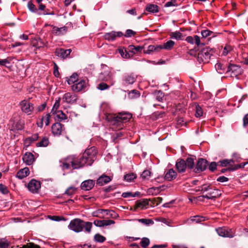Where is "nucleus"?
<instances>
[{
	"mask_svg": "<svg viewBox=\"0 0 248 248\" xmlns=\"http://www.w3.org/2000/svg\"><path fill=\"white\" fill-rule=\"evenodd\" d=\"M247 164V163H241L240 164L236 165L234 166V167H229L227 169H222L220 170V171L222 173H225L227 170H229V171H233V170H238V169H239L240 168H244L245 167V166Z\"/></svg>",
	"mask_w": 248,
	"mask_h": 248,
	"instance_id": "32",
	"label": "nucleus"
},
{
	"mask_svg": "<svg viewBox=\"0 0 248 248\" xmlns=\"http://www.w3.org/2000/svg\"><path fill=\"white\" fill-rule=\"evenodd\" d=\"M129 94L131 95V97L132 98H138L140 96V92L136 90H132L130 92Z\"/></svg>",
	"mask_w": 248,
	"mask_h": 248,
	"instance_id": "61",
	"label": "nucleus"
},
{
	"mask_svg": "<svg viewBox=\"0 0 248 248\" xmlns=\"http://www.w3.org/2000/svg\"><path fill=\"white\" fill-rule=\"evenodd\" d=\"M25 121L24 120L19 119L16 121H13L9 127L10 130L15 132L24 129Z\"/></svg>",
	"mask_w": 248,
	"mask_h": 248,
	"instance_id": "13",
	"label": "nucleus"
},
{
	"mask_svg": "<svg viewBox=\"0 0 248 248\" xmlns=\"http://www.w3.org/2000/svg\"><path fill=\"white\" fill-rule=\"evenodd\" d=\"M170 36L171 39H174L177 40H181L183 34L181 32L176 31L172 32L170 34Z\"/></svg>",
	"mask_w": 248,
	"mask_h": 248,
	"instance_id": "40",
	"label": "nucleus"
},
{
	"mask_svg": "<svg viewBox=\"0 0 248 248\" xmlns=\"http://www.w3.org/2000/svg\"><path fill=\"white\" fill-rule=\"evenodd\" d=\"M94 240L97 242L103 243L106 241V238L99 233H97L94 236Z\"/></svg>",
	"mask_w": 248,
	"mask_h": 248,
	"instance_id": "47",
	"label": "nucleus"
},
{
	"mask_svg": "<svg viewBox=\"0 0 248 248\" xmlns=\"http://www.w3.org/2000/svg\"><path fill=\"white\" fill-rule=\"evenodd\" d=\"M39 138L38 134L36 133L26 138L25 140V143L29 145L32 142L37 140Z\"/></svg>",
	"mask_w": 248,
	"mask_h": 248,
	"instance_id": "36",
	"label": "nucleus"
},
{
	"mask_svg": "<svg viewBox=\"0 0 248 248\" xmlns=\"http://www.w3.org/2000/svg\"><path fill=\"white\" fill-rule=\"evenodd\" d=\"M186 168L188 169H191L193 168L194 166V159L191 157H188L186 161Z\"/></svg>",
	"mask_w": 248,
	"mask_h": 248,
	"instance_id": "49",
	"label": "nucleus"
},
{
	"mask_svg": "<svg viewBox=\"0 0 248 248\" xmlns=\"http://www.w3.org/2000/svg\"><path fill=\"white\" fill-rule=\"evenodd\" d=\"M78 99V96L77 94L70 92L65 93L62 98V102L69 104L76 103Z\"/></svg>",
	"mask_w": 248,
	"mask_h": 248,
	"instance_id": "9",
	"label": "nucleus"
},
{
	"mask_svg": "<svg viewBox=\"0 0 248 248\" xmlns=\"http://www.w3.org/2000/svg\"><path fill=\"white\" fill-rule=\"evenodd\" d=\"M154 95L155 99L160 102H162L164 100V94L161 91H156L154 93Z\"/></svg>",
	"mask_w": 248,
	"mask_h": 248,
	"instance_id": "39",
	"label": "nucleus"
},
{
	"mask_svg": "<svg viewBox=\"0 0 248 248\" xmlns=\"http://www.w3.org/2000/svg\"><path fill=\"white\" fill-rule=\"evenodd\" d=\"M109 88V86H108L107 84L104 82H101L98 84V89L100 90L103 91L105 90L108 89Z\"/></svg>",
	"mask_w": 248,
	"mask_h": 248,
	"instance_id": "60",
	"label": "nucleus"
},
{
	"mask_svg": "<svg viewBox=\"0 0 248 248\" xmlns=\"http://www.w3.org/2000/svg\"><path fill=\"white\" fill-rule=\"evenodd\" d=\"M151 175V171L150 170H144L141 173L140 177L143 180H148Z\"/></svg>",
	"mask_w": 248,
	"mask_h": 248,
	"instance_id": "45",
	"label": "nucleus"
},
{
	"mask_svg": "<svg viewBox=\"0 0 248 248\" xmlns=\"http://www.w3.org/2000/svg\"><path fill=\"white\" fill-rule=\"evenodd\" d=\"M95 184V181L93 180H87L82 182L80 187L82 190L88 191L92 189Z\"/></svg>",
	"mask_w": 248,
	"mask_h": 248,
	"instance_id": "21",
	"label": "nucleus"
},
{
	"mask_svg": "<svg viewBox=\"0 0 248 248\" xmlns=\"http://www.w3.org/2000/svg\"><path fill=\"white\" fill-rule=\"evenodd\" d=\"M137 177L136 174L131 173L126 174L124 176V180L127 182H131Z\"/></svg>",
	"mask_w": 248,
	"mask_h": 248,
	"instance_id": "44",
	"label": "nucleus"
},
{
	"mask_svg": "<svg viewBox=\"0 0 248 248\" xmlns=\"http://www.w3.org/2000/svg\"><path fill=\"white\" fill-rule=\"evenodd\" d=\"M143 48V47L142 46H135L134 45H129L128 46L127 50L128 52H131L134 54H136L142 51Z\"/></svg>",
	"mask_w": 248,
	"mask_h": 248,
	"instance_id": "35",
	"label": "nucleus"
},
{
	"mask_svg": "<svg viewBox=\"0 0 248 248\" xmlns=\"http://www.w3.org/2000/svg\"><path fill=\"white\" fill-rule=\"evenodd\" d=\"M60 98H59L58 100H56L55 101V102L53 105V107L51 109V113L52 114H54L55 112H57L58 110V108L60 107Z\"/></svg>",
	"mask_w": 248,
	"mask_h": 248,
	"instance_id": "50",
	"label": "nucleus"
},
{
	"mask_svg": "<svg viewBox=\"0 0 248 248\" xmlns=\"http://www.w3.org/2000/svg\"><path fill=\"white\" fill-rule=\"evenodd\" d=\"M111 212L114 213L113 210L99 209L93 211L92 215V216L94 217L104 218L106 216L109 215V213Z\"/></svg>",
	"mask_w": 248,
	"mask_h": 248,
	"instance_id": "14",
	"label": "nucleus"
},
{
	"mask_svg": "<svg viewBox=\"0 0 248 248\" xmlns=\"http://www.w3.org/2000/svg\"><path fill=\"white\" fill-rule=\"evenodd\" d=\"M207 166L208 163L206 160L200 158L197 162L194 170L196 173H200L205 170L207 169Z\"/></svg>",
	"mask_w": 248,
	"mask_h": 248,
	"instance_id": "12",
	"label": "nucleus"
},
{
	"mask_svg": "<svg viewBox=\"0 0 248 248\" xmlns=\"http://www.w3.org/2000/svg\"><path fill=\"white\" fill-rule=\"evenodd\" d=\"M52 28V33L58 36L62 35L65 34L67 31V28L66 26L58 28L54 25H50Z\"/></svg>",
	"mask_w": 248,
	"mask_h": 248,
	"instance_id": "20",
	"label": "nucleus"
},
{
	"mask_svg": "<svg viewBox=\"0 0 248 248\" xmlns=\"http://www.w3.org/2000/svg\"><path fill=\"white\" fill-rule=\"evenodd\" d=\"M78 78V75L76 73L73 74L72 76L70 77L67 80V83L68 84L70 85L72 84H75V82L77 81Z\"/></svg>",
	"mask_w": 248,
	"mask_h": 248,
	"instance_id": "42",
	"label": "nucleus"
},
{
	"mask_svg": "<svg viewBox=\"0 0 248 248\" xmlns=\"http://www.w3.org/2000/svg\"><path fill=\"white\" fill-rule=\"evenodd\" d=\"M33 46L36 47L37 48L39 49L40 48L48 47V42L46 41H44L41 38H37L35 39L32 42Z\"/></svg>",
	"mask_w": 248,
	"mask_h": 248,
	"instance_id": "24",
	"label": "nucleus"
},
{
	"mask_svg": "<svg viewBox=\"0 0 248 248\" xmlns=\"http://www.w3.org/2000/svg\"><path fill=\"white\" fill-rule=\"evenodd\" d=\"M30 170L28 168L25 167L19 170L16 173V177L19 179H22L29 175Z\"/></svg>",
	"mask_w": 248,
	"mask_h": 248,
	"instance_id": "28",
	"label": "nucleus"
},
{
	"mask_svg": "<svg viewBox=\"0 0 248 248\" xmlns=\"http://www.w3.org/2000/svg\"><path fill=\"white\" fill-rule=\"evenodd\" d=\"M194 105L195 106L196 109L195 116L196 117H200L203 114L202 109L197 103H195Z\"/></svg>",
	"mask_w": 248,
	"mask_h": 248,
	"instance_id": "43",
	"label": "nucleus"
},
{
	"mask_svg": "<svg viewBox=\"0 0 248 248\" xmlns=\"http://www.w3.org/2000/svg\"><path fill=\"white\" fill-rule=\"evenodd\" d=\"M50 118V115L49 113L46 114L45 116L43 117L41 120L42 124L44 123L46 126L49 124V120Z\"/></svg>",
	"mask_w": 248,
	"mask_h": 248,
	"instance_id": "54",
	"label": "nucleus"
},
{
	"mask_svg": "<svg viewBox=\"0 0 248 248\" xmlns=\"http://www.w3.org/2000/svg\"><path fill=\"white\" fill-rule=\"evenodd\" d=\"M112 180V177L106 175L105 174H102L101 175L97 180V185L102 186L106 185Z\"/></svg>",
	"mask_w": 248,
	"mask_h": 248,
	"instance_id": "23",
	"label": "nucleus"
},
{
	"mask_svg": "<svg viewBox=\"0 0 248 248\" xmlns=\"http://www.w3.org/2000/svg\"><path fill=\"white\" fill-rule=\"evenodd\" d=\"M175 44V42L172 40H169L167 42L165 43L163 45H161L162 49H164L167 50H171L174 45Z\"/></svg>",
	"mask_w": 248,
	"mask_h": 248,
	"instance_id": "38",
	"label": "nucleus"
},
{
	"mask_svg": "<svg viewBox=\"0 0 248 248\" xmlns=\"http://www.w3.org/2000/svg\"><path fill=\"white\" fill-rule=\"evenodd\" d=\"M145 10L151 13H157L159 12V7L154 4H148L146 6Z\"/></svg>",
	"mask_w": 248,
	"mask_h": 248,
	"instance_id": "33",
	"label": "nucleus"
},
{
	"mask_svg": "<svg viewBox=\"0 0 248 248\" xmlns=\"http://www.w3.org/2000/svg\"><path fill=\"white\" fill-rule=\"evenodd\" d=\"M40 187V182L35 179L31 180L28 185L29 190L33 193H37Z\"/></svg>",
	"mask_w": 248,
	"mask_h": 248,
	"instance_id": "15",
	"label": "nucleus"
},
{
	"mask_svg": "<svg viewBox=\"0 0 248 248\" xmlns=\"http://www.w3.org/2000/svg\"><path fill=\"white\" fill-rule=\"evenodd\" d=\"M97 150L94 146L87 149L79 155L67 156L61 164L62 170H68L71 167L73 169H79L84 166H91L96 159Z\"/></svg>",
	"mask_w": 248,
	"mask_h": 248,
	"instance_id": "1",
	"label": "nucleus"
},
{
	"mask_svg": "<svg viewBox=\"0 0 248 248\" xmlns=\"http://www.w3.org/2000/svg\"><path fill=\"white\" fill-rule=\"evenodd\" d=\"M0 192L3 194H7L9 193L7 186L2 184H0Z\"/></svg>",
	"mask_w": 248,
	"mask_h": 248,
	"instance_id": "58",
	"label": "nucleus"
},
{
	"mask_svg": "<svg viewBox=\"0 0 248 248\" xmlns=\"http://www.w3.org/2000/svg\"><path fill=\"white\" fill-rule=\"evenodd\" d=\"M86 87L85 80L82 79L78 82L74 84L72 86V90L74 92H79L84 90Z\"/></svg>",
	"mask_w": 248,
	"mask_h": 248,
	"instance_id": "17",
	"label": "nucleus"
},
{
	"mask_svg": "<svg viewBox=\"0 0 248 248\" xmlns=\"http://www.w3.org/2000/svg\"><path fill=\"white\" fill-rule=\"evenodd\" d=\"M214 49L209 47H205L202 49L198 53V60L200 62H208L211 57L215 53Z\"/></svg>",
	"mask_w": 248,
	"mask_h": 248,
	"instance_id": "4",
	"label": "nucleus"
},
{
	"mask_svg": "<svg viewBox=\"0 0 248 248\" xmlns=\"http://www.w3.org/2000/svg\"><path fill=\"white\" fill-rule=\"evenodd\" d=\"M22 160L27 165H31L35 161L33 155L30 152H26L23 156Z\"/></svg>",
	"mask_w": 248,
	"mask_h": 248,
	"instance_id": "22",
	"label": "nucleus"
},
{
	"mask_svg": "<svg viewBox=\"0 0 248 248\" xmlns=\"http://www.w3.org/2000/svg\"><path fill=\"white\" fill-rule=\"evenodd\" d=\"M177 176V173L173 169H170L165 174L164 178L161 177L162 179H166L168 181H171L174 179Z\"/></svg>",
	"mask_w": 248,
	"mask_h": 248,
	"instance_id": "27",
	"label": "nucleus"
},
{
	"mask_svg": "<svg viewBox=\"0 0 248 248\" xmlns=\"http://www.w3.org/2000/svg\"><path fill=\"white\" fill-rule=\"evenodd\" d=\"M28 7L30 11L32 13H37L38 15H41V13L38 12V9L36 7L35 5L32 3V1H29L27 4Z\"/></svg>",
	"mask_w": 248,
	"mask_h": 248,
	"instance_id": "41",
	"label": "nucleus"
},
{
	"mask_svg": "<svg viewBox=\"0 0 248 248\" xmlns=\"http://www.w3.org/2000/svg\"><path fill=\"white\" fill-rule=\"evenodd\" d=\"M191 221L199 223L206 220V217H205L195 216L192 217L191 219Z\"/></svg>",
	"mask_w": 248,
	"mask_h": 248,
	"instance_id": "48",
	"label": "nucleus"
},
{
	"mask_svg": "<svg viewBox=\"0 0 248 248\" xmlns=\"http://www.w3.org/2000/svg\"><path fill=\"white\" fill-rule=\"evenodd\" d=\"M138 221L139 222H140V223L144 224L145 225H148L149 224L154 223L153 221L150 219L141 218V219H139Z\"/></svg>",
	"mask_w": 248,
	"mask_h": 248,
	"instance_id": "56",
	"label": "nucleus"
},
{
	"mask_svg": "<svg viewBox=\"0 0 248 248\" xmlns=\"http://www.w3.org/2000/svg\"><path fill=\"white\" fill-rule=\"evenodd\" d=\"M213 34H214V32L208 30H204L201 31V34L203 38H206Z\"/></svg>",
	"mask_w": 248,
	"mask_h": 248,
	"instance_id": "55",
	"label": "nucleus"
},
{
	"mask_svg": "<svg viewBox=\"0 0 248 248\" xmlns=\"http://www.w3.org/2000/svg\"><path fill=\"white\" fill-rule=\"evenodd\" d=\"M136 32L135 31L130 29H128L126 31L124 35L125 37H131L134 36Z\"/></svg>",
	"mask_w": 248,
	"mask_h": 248,
	"instance_id": "59",
	"label": "nucleus"
},
{
	"mask_svg": "<svg viewBox=\"0 0 248 248\" xmlns=\"http://www.w3.org/2000/svg\"><path fill=\"white\" fill-rule=\"evenodd\" d=\"M77 188L74 186L69 187L65 191L64 194L68 196H71L76 192Z\"/></svg>",
	"mask_w": 248,
	"mask_h": 248,
	"instance_id": "46",
	"label": "nucleus"
},
{
	"mask_svg": "<svg viewBox=\"0 0 248 248\" xmlns=\"http://www.w3.org/2000/svg\"><path fill=\"white\" fill-rule=\"evenodd\" d=\"M140 244L142 248H146L150 244V240L147 237H143L142 238Z\"/></svg>",
	"mask_w": 248,
	"mask_h": 248,
	"instance_id": "53",
	"label": "nucleus"
},
{
	"mask_svg": "<svg viewBox=\"0 0 248 248\" xmlns=\"http://www.w3.org/2000/svg\"><path fill=\"white\" fill-rule=\"evenodd\" d=\"M71 52L70 49H64L63 48H57L55 50L56 55L63 59L66 58L70 55Z\"/></svg>",
	"mask_w": 248,
	"mask_h": 248,
	"instance_id": "18",
	"label": "nucleus"
},
{
	"mask_svg": "<svg viewBox=\"0 0 248 248\" xmlns=\"http://www.w3.org/2000/svg\"><path fill=\"white\" fill-rule=\"evenodd\" d=\"M211 186L207 185H202L201 186L199 187L198 189H197L196 191H201L202 193H204L207 192V193L209 191Z\"/></svg>",
	"mask_w": 248,
	"mask_h": 248,
	"instance_id": "51",
	"label": "nucleus"
},
{
	"mask_svg": "<svg viewBox=\"0 0 248 248\" xmlns=\"http://www.w3.org/2000/svg\"><path fill=\"white\" fill-rule=\"evenodd\" d=\"M30 98L24 99L19 104L21 111L28 115L32 114L34 109V105L30 102Z\"/></svg>",
	"mask_w": 248,
	"mask_h": 248,
	"instance_id": "5",
	"label": "nucleus"
},
{
	"mask_svg": "<svg viewBox=\"0 0 248 248\" xmlns=\"http://www.w3.org/2000/svg\"><path fill=\"white\" fill-rule=\"evenodd\" d=\"M175 166L178 171L180 173L184 172L187 168L186 161L182 159H178L177 161Z\"/></svg>",
	"mask_w": 248,
	"mask_h": 248,
	"instance_id": "26",
	"label": "nucleus"
},
{
	"mask_svg": "<svg viewBox=\"0 0 248 248\" xmlns=\"http://www.w3.org/2000/svg\"><path fill=\"white\" fill-rule=\"evenodd\" d=\"M92 226V223L91 222H84L79 218H75L70 221L68 228L76 232H81L84 229L86 232L90 233Z\"/></svg>",
	"mask_w": 248,
	"mask_h": 248,
	"instance_id": "3",
	"label": "nucleus"
},
{
	"mask_svg": "<svg viewBox=\"0 0 248 248\" xmlns=\"http://www.w3.org/2000/svg\"><path fill=\"white\" fill-rule=\"evenodd\" d=\"M215 68L217 71L220 74L223 73L225 71V67L220 63H217L215 65Z\"/></svg>",
	"mask_w": 248,
	"mask_h": 248,
	"instance_id": "52",
	"label": "nucleus"
},
{
	"mask_svg": "<svg viewBox=\"0 0 248 248\" xmlns=\"http://www.w3.org/2000/svg\"><path fill=\"white\" fill-rule=\"evenodd\" d=\"M49 139L47 137H45L42 140L36 143V146L37 147H46L49 144Z\"/></svg>",
	"mask_w": 248,
	"mask_h": 248,
	"instance_id": "37",
	"label": "nucleus"
},
{
	"mask_svg": "<svg viewBox=\"0 0 248 248\" xmlns=\"http://www.w3.org/2000/svg\"><path fill=\"white\" fill-rule=\"evenodd\" d=\"M218 166L217 162H212L209 165V169L212 172L214 171L217 169V167Z\"/></svg>",
	"mask_w": 248,
	"mask_h": 248,
	"instance_id": "62",
	"label": "nucleus"
},
{
	"mask_svg": "<svg viewBox=\"0 0 248 248\" xmlns=\"http://www.w3.org/2000/svg\"><path fill=\"white\" fill-rule=\"evenodd\" d=\"M232 159L233 160L234 162H240L241 159V157L240 156V155L239 154L235 153L233 154Z\"/></svg>",
	"mask_w": 248,
	"mask_h": 248,
	"instance_id": "64",
	"label": "nucleus"
},
{
	"mask_svg": "<svg viewBox=\"0 0 248 248\" xmlns=\"http://www.w3.org/2000/svg\"><path fill=\"white\" fill-rule=\"evenodd\" d=\"M9 243L7 240H0V248H7Z\"/></svg>",
	"mask_w": 248,
	"mask_h": 248,
	"instance_id": "63",
	"label": "nucleus"
},
{
	"mask_svg": "<svg viewBox=\"0 0 248 248\" xmlns=\"http://www.w3.org/2000/svg\"><path fill=\"white\" fill-rule=\"evenodd\" d=\"M234 163V161L233 159H225L223 160H219L217 162V164L218 167H234L232 166V164Z\"/></svg>",
	"mask_w": 248,
	"mask_h": 248,
	"instance_id": "31",
	"label": "nucleus"
},
{
	"mask_svg": "<svg viewBox=\"0 0 248 248\" xmlns=\"http://www.w3.org/2000/svg\"><path fill=\"white\" fill-rule=\"evenodd\" d=\"M132 118V114L129 112H121L116 115L115 114H107L106 120L110 124L116 126L119 129L122 128L123 123L129 121Z\"/></svg>",
	"mask_w": 248,
	"mask_h": 248,
	"instance_id": "2",
	"label": "nucleus"
},
{
	"mask_svg": "<svg viewBox=\"0 0 248 248\" xmlns=\"http://www.w3.org/2000/svg\"><path fill=\"white\" fill-rule=\"evenodd\" d=\"M149 202L146 199H141L137 201L136 202L135 205V208L136 209L140 208V209H143L146 208V206L148 205Z\"/></svg>",
	"mask_w": 248,
	"mask_h": 248,
	"instance_id": "29",
	"label": "nucleus"
},
{
	"mask_svg": "<svg viewBox=\"0 0 248 248\" xmlns=\"http://www.w3.org/2000/svg\"><path fill=\"white\" fill-rule=\"evenodd\" d=\"M216 231L217 234L222 237L232 238L234 236L232 230L226 227H219L217 228Z\"/></svg>",
	"mask_w": 248,
	"mask_h": 248,
	"instance_id": "7",
	"label": "nucleus"
},
{
	"mask_svg": "<svg viewBox=\"0 0 248 248\" xmlns=\"http://www.w3.org/2000/svg\"><path fill=\"white\" fill-rule=\"evenodd\" d=\"M221 195L220 191L217 189H213L211 187L209 191L204 195L199 196L197 198H201V197L205 198L207 199H216Z\"/></svg>",
	"mask_w": 248,
	"mask_h": 248,
	"instance_id": "11",
	"label": "nucleus"
},
{
	"mask_svg": "<svg viewBox=\"0 0 248 248\" xmlns=\"http://www.w3.org/2000/svg\"><path fill=\"white\" fill-rule=\"evenodd\" d=\"M186 41L191 44H194L195 43L197 46L200 45V38L198 35H194L193 37L188 36L186 37Z\"/></svg>",
	"mask_w": 248,
	"mask_h": 248,
	"instance_id": "30",
	"label": "nucleus"
},
{
	"mask_svg": "<svg viewBox=\"0 0 248 248\" xmlns=\"http://www.w3.org/2000/svg\"><path fill=\"white\" fill-rule=\"evenodd\" d=\"M162 50L161 45H149L146 49L143 50V52L147 54H152L154 52H158Z\"/></svg>",
	"mask_w": 248,
	"mask_h": 248,
	"instance_id": "19",
	"label": "nucleus"
},
{
	"mask_svg": "<svg viewBox=\"0 0 248 248\" xmlns=\"http://www.w3.org/2000/svg\"><path fill=\"white\" fill-rule=\"evenodd\" d=\"M99 78L103 81H111L112 80V74L108 70H104L100 73Z\"/></svg>",
	"mask_w": 248,
	"mask_h": 248,
	"instance_id": "25",
	"label": "nucleus"
},
{
	"mask_svg": "<svg viewBox=\"0 0 248 248\" xmlns=\"http://www.w3.org/2000/svg\"><path fill=\"white\" fill-rule=\"evenodd\" d=\"M52 114L54 115L56 120L61 121L67 119L66 115L62 110H58Z\"/></svg>",
	"mask_w": 248,
	"mask_h": 248,
	"instance_id": "34",
	"label": "nucleus"
},
{
	"mask_svg": "<svg viewBox=\"0 0 248 248\" xmlns=\"http://www.w3.org/2000/svg\"><path fill=\"white\" fill-rule=\"evenodd\" d=\"M137 76L133 73L125 74L122 78V83L125 86L133 84L136 80Z\"/></svg>",
	"mask_w": 248,
	"mask_h": 248,
	"instance_id": "8",
	"label": "nucleus"
},
{
	"mask_svg": "<svg viewBox=\"0 0 248 248\" xmlns=\"http://www.w3.org/2000/svg\"><path fill=\"white\" fill-rule=\"evenodd\" d=\"M124 35L122 31H111L109 32L106 33L104 37L106 40L113 41L116 39L117 37H122Z\"/></svg>",
	"mask_w": 248,
	"mask_h": 248,
	"instance_id": "16",
	"label": "nucleus"
},
{
	"mask_svg": "<svg viewBox=\"0 0 248 248\" xmlns=\"http://www.w3.org/2000/svg\"><path fill=\"white\" fill-rule=\"evenodd\" d=\"M65 130L64 125L60 123H55L51 126V131L54 136H60Z\"/></svg>",
	"mask_w": 248,
	"mask_h": 248,
	"instance_id": "10",
	"label": "nucleus"
},
{
	"mask_svg": "<svg viewBox=\"0 0 248 248\" xmlns=\"http://www.w3.org/2000/svg\"><path fill=\"white\" fill-rule=\"evenodd\" d=\"M226 72L230 75L232 77H237L241 75L242 69L239 65L230 64L227 68Z\"/></svg>",
	"mask_w": 248,
	"mask_h": 248,
	"instance_id": "6",
	"label": "nucleus"
},
{
	"mask_svg": "<svg viewBox=\"0 0 248 248\" xmlns=\"http://www.w3.org/2000/svg\"><path fill=\"white\" fill-rule=\"evenodd\" d=\"M232 50V48L231 46H226L223 50L222 55L223 56H226Z\"/></svg>",
	"mask_w": 248,
	"mask_h": 248,
	"instance_id": "57",
	"label": "nucleus"
}]
</instances>
